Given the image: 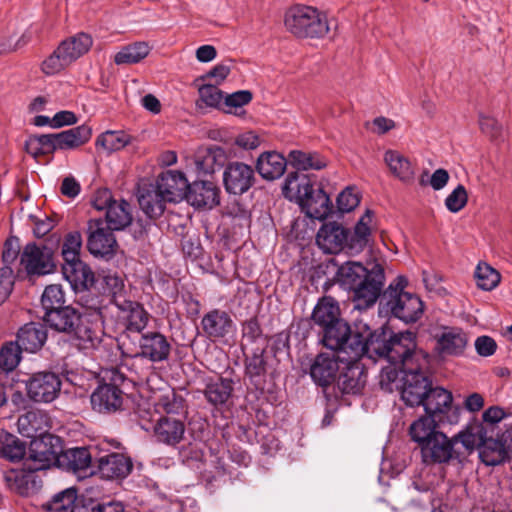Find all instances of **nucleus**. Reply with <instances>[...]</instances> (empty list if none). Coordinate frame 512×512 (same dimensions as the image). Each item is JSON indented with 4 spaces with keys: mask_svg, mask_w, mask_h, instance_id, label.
<instances>
[{
    "mask_svg": "<svg viewBox=\"0 0 512 512\" xmlns=\"http://www.w3.org/2000/svg\"><path fill=\"white\" fill-rule=\"evenodd\" d=\"M365 355L369 358L375 356L385 358L400 370L428 369L430 356L422 349H417L415 334L410 331L390 335L382 330L375 331L366 340Z\"/></svg>",
    "mask_w": 512,
    "mask_h": 512,
    "instance_id": "f257e3e1",
    "label": "nucleus"
},
{
    "mask_svg": "<svg viewBox=\"0 0 512 512\" xmlns=\"http://www.w3.org/2000/svg\"><path fill=\"white\" fill-rule=\"evenodd\" d=\"M337 281L354 293L355 308L366 309L377 301L384 285V269L375 264L367 270L362 263L347 261L336 273Z\"/></svg>",
    "mask_w": 512,
    "mask_h": 512,
    "instance_id": "f03ea898",
    "label": "nucleus"
},
{
    "mask_svg": "<svg viewBox=\"0 0 512 512\" xmlns=\"http://www.w3.org/2000/svg\"><path fill=\"white\" fill-rule=\"evenodd\" d=\"M285 198L298 203L302 211L310 218L323 220L332 211V203L329 196L322 188L314 189L306 176H300L297 172L287 175L282 187Z\"/></svg>",
    "mask_w": 512,
    "mask_h": 512,
    "instance_id": "7ed1b4c3",
    "label": "nucleus"
},
{
    "mask_svg": "<svg viewBox=\"0 0 512 512\" xmlns=\"http://www.w3.org/2000/svg\"><path fill=\"white\" fill-rule=\"evenodd\" d=\"M408 281L403 276H398L382 294L380 304L394 317L405 323L416 322L423 314V302L404 289Z\"/></svg>",
    "mask_w": 512,
    "mask_h": 512,
    "instance_id": "20e7f679",
    "label": "nucleus"
},
{
    "mask_svg": "<svg viewBox=\"0 0 512 512\" xmlns=\"http://www.w3.org/2000/svg\"><path fill=\"white\" fill-rule=\"evenodd\" d=\"M287 31L297 38H323L329 33L327 15L315 7L294 5L284 16Z\"/></svg>",
    "mask_w": 512,
    "mask_h": 512,
    "instance_id": "39448f33",
    "label": "nucleus"
},
{
    "mask_svg": "<svg viewBox=\"0 0 512 512\" xmlns=\"http://www.w3.org/2000/svg\"><path fill=\"white\" fill-rule=\"evenodd\" d=\"M93 44L92 37L86 33H77L63 40L41 64L46 75H55L86 54Z\"/></svg>",
    "mask_w": 512,
    "mask_h": 512,
    "instance_id": "423d86ee",
    "label": "nucleus"
},
{
    "mask_svg": "<svg viewBox=\"0 0 512 512\" xmlns=\"http://www.w3.org/2000/svg\"><path fill=\"white\" fill-rule=\"evenodd\" d=\"M323 331V344L331 352L345 351V356L352 354V357L365 355L366 338L359 333H351L349 325L339 320L325 328Z\"/></svg>",
    "mask_w": 512,
    "mask_h": 512,
    "instance_id": "0eeeda50",
    "label": "nucleus"
},
{
    "mask_svg": "<svg viewBox=\"0 0 512 512\" xmlns=\"http://www.w3.org/2000/svg\"><path fill=\"white\" fill-rule=\"evenodd\" d=\"M422 460L425 464L448 463L462 457V451L456 446L453 439L439 431L420 448Z\"/></svg>",
    "mask_w": 512,
    "mask_h": 512,
    "instance_id": "6e6552de",
    "label": "nucleus"
},
{
    "mask_svg": "<svg viewBox=\"0 0 512 512\" xmlns=\"http://www.w3.org/2000/svg\"><path fill=\"white\" fill-rule=\"evenodd\" d=\"M428 369H414L402 370V386L401 397L402 400L409 406L423 405L426 395L431 388V381L425 374Z\"/></svg>",
    "mask_w": 512,
    "mask_h": 512,
    "instance_id": "1a4fd4ad",
    "label": "nucleus"
},
{
    "mask_svg": "<svg viewBox=\"0 0 512 512\" xmlns=\"http://www.w3.org/2000/svg\"><path fill=\"white\" fill-rule=\"evenodd\" d=\"M27 395L35 402L49 403L57 398L61 390V379L51 371H41L25 381Z\"/></svg>",
    "mask_w": 512,
    "mask_h": 512,
    "instance_id": "9d476101",
    "label": "nucleus"
},
{
    "mask_svg": "<svg viewBox=\"0 0 512 512\" xmlns=\"http://www.w3.org/2000/svg\"><path fill=\"white\" fill-rule=\"evenodd\" d=\"M344 360H346L345 351L318 354L310 366L311 378L319 386L330 385L336 380Z\"/></svg>",
    "mask_w": 512,
    "mask_h": 512,
    "instance_id": "9b49d317",
    "label": "nucleus"
},
{
    "mask_svg": "<svg viewBox=\"0 0 512 512\" xmlns=\"http://www.w3.org/2000/svg\"><path fill=\"white\" fill-rule=\"evenodd\" d=\"M110 379L112 384L100 385L91 395L92 407L100 413L115 412L123 403V393L117 385L124 381V375L112 370Z\"/></svg>",
    "mask_w": 512,
    "mask_h": 512,
    "instance_id": "f8f14e48",
    "label": "nucleus"
},
{
    "mask_svg": "<svg viewBox=\"0 0 512 512\" xmlns=\"http://www.w3.org/2000/svg\"><path fill=\"white\" fill-rule=\"evenodd\" d=\"M360 358L347 355L341 366L335 381L343 394H358L365 386L366 372Z\"/></svg>",
    "mask_w": 512,
    "mask_h": 512,
    "instance_id": "ddd939ff",
    "label": "nucleus"
},
{
    "mask_svg": "<svg viewBox=\"0 0 512 512\" xmlns=\"http://www.w3.org/2000/svg\"><path fill=\"white\" fill-rule=\"evenodd\" d=\"M59 444L60 439L53 435H46L32 440L29 459L33 464L29 466V469L43 470L57 461L60 455Z\"/></svg>",
    "mask_w": 512,
    "mask_h": 512,
    "instance_id": "4468645a",
    "label": "nucleus"
},
{
    "mask_svg": "<svg viewBox=\"0 0 512 512\" xmlns=\"http://www.w3.org/2000/svg\"><path fill=\"white\" fill-rule=\"evenodd\" d=\"M253 168L243 162L229 163L223 172L225 190L234 195H242L254 184Z\"/></svg>",
    "mask_w": 512,
    "mask_h": 512,
    "instance_id": "2eb2a0df",
    "label": "nucleus"
},
{
    "mask_svg": "<svg viewBox=\"0 0 512 512\" xmlns=\"http://www.w3.org/2000/svg\"><path fill=\"white\" fill-rule=\"evenodd\" d=\"M20 263L28 274L44 275L50 273L54 268L51 250L46 246H38L34 243H29L24 247Z\"/></svg>",
    "mask_w": 512,
    "mask_h": 512,
    "instance_id": "dca6fc26",
    "label": "nucleus"
},
{
    "mask_svg": "<svg viewBox=\"0 0 512 512\" xmlns=\"http://www.w3.org/2000/svg\"><path fill=\"white\" fill-rule=\"evenodd\" d=\"M186 201L197 209H212L220 203V189L211 181L188 183Z\"/></svg>",
    "mask_w": 512,
    "mask_h": 512,
    "instance_id": "f3484780",
    "label": "nucleus"
},
{
    "mask_svg": "<svg viewBox=\"0 0 512 512\" xmlns=\"http://www.w3.org/2000/svg\"><path fill=\"white\" fill-rule=\"evenodd\" d=\"M171 344L160 332L142 333L139 339V350L136 356L151 362H162L169 358Z\"/></svg>",
    "mask_w": 512,
    "mask_h": 512,
    "instance_id": "a211bd4d",
    "label": "nucleus"
},
{
    "mask_svg": "<svg viewBox=\"0 0 512 512\" xmlns=\"http://www.w3.org/2000/svg\"><path fill=\"white\" fill-rule=\"evenodd\" d=\"M372 229L373 212L368 209L356 223L353 232L347 230L344 251L350 256L360 254L370 243Z\"/></svg>",
    "mask_w": 512,
    "mask_h": 512,
    "instance_id": "6ab92c4d",
    "label": "nucleus"
},
{
    "mask_svg": "<svg viewBox=\"0 0 512 512\" xmlns=\"http://www.w3.org/2000/svg\"><path fill=\"white\" fill-rule=\"evenodd\" d=\"M112 231L100 220L90 222L87 247L91 254L106 256L114 253L117 242Z\"/></svg>",
    "mask_w": 512,
    "mask_h": 512,
    "instance_id": "aec40b11",
    "label": "nucleus"
},
{
    "mask_svg": "<svg viewBox=\"0 0 512 512\" xmlns=\"http://www.w3.org/2000/svg\"><path fill=\"white\" fill-rule=\"evenodd\" d=\"M155 187L168 202L177 203L185 199L188 180L182 172L169 170L158 177Z\"/></svg>",
    "mask_w": 512,
    "mask_h": 512,
    "instance_id": "412c9836",
    "label": "nucleus"
},
{
    "mask_svg": "<svg viewBox=\"0 0 512 512\" xmlns=\"http://www.w3.org/2000/svg\"><path fill=\"white\" fill-rule=\"evenodd\" d=\"M116 308L118 309V316L128 332L142 333L150 321V314L137 301L129 299Z\"/></svg>",
    "mask_w": 512,
    "mask_h": 512,
    "instance_id": "4be33fe9",
    "label": "nucleus"
},
{
    "mask_svg": "<svg viewBox=\"0 0 512 512\" xmlns=\"http://www.w3.org/2000/svg\"><path fill=\"white\" fill-rule=\"evenodd\" d=\"M185 435V424L174 416H161L153 427V436L159 443L176 446Z\"/></svg>",
    "mask_w": 512,
    "mask_h": 512,
    "instance_id": "5701e85b",
    "label": "nucleus"
},
{
    "mask_svg": "<svg viewBox=\"0 0 512 512\" xmlns=\"http://www.w3.org/2000/svg\"><path fill=\"white\" fill-rule=\"evenodd\" d=\"M347 230L336 222L325 223L318 230L316 242L325 253L344 251Z\"/></svg>",
    "mask_w": 512,
    "mask_h": 512,
    "instance_id": "b1692460",
    "label": "nucleus"
},
{
    "mask_svg": "<svg viewBox=\"0 0 512 512\" xmlns=\"http://www.w3.org/2000/svg\"><path fill=\"white\" fill-rule=\"evenodd\" d=\"M98 471L105 479H123L133 468L131 458L122 453H110L100 457L97 461Z\"/></svg>",
    "mask_w": 512,
    "mask_h": 512,
    "instance_id": "393cba45",
    "label": "nucleus"
},
{
    "mask_svg": "<svg viewBox=\"0 0 512 512\" xmlns=\"http://www.w3.org/2000/svg\"><path fill=\"white\" fill-rule=\"evenodd\" d=\"M201 325L205 335L212 340L222 339L234 329V323L229 314L219 309L205 314Z\"/></svg>",
    "mask_w": 512,
    "mask_h": 512,
    "instance_id": "a878e982",
    "label": "nucleus"
},
{
    "mask_svg": "<svg viewBox=\"0 0 512 512\" xmlns=\"http://www.w3.org/2000/svg\"><path fill=\"white\" fill-rule=\"evenodd\" d=\"M226 153L223 148L213 145L199 148L194 156V165L199 174H213L224 166Z\"/></svg>",
    "mask_w": 512,
    "mask_h": 512,
    "instance_id": "bb28decb",
    "label": "nucleus"
},
{
    "mask_svg": "<svg viewBox=\"0 0 512 512\" xmlns=\"http://www.w3.org/2000/svg\"><path fill=\"white\" fill-rule=\"evenodd\" d=\"M74 344L80 350L95 349L101 342V330L87 316H81L72 333Z\"/></svg>",
    "mask_w": 512,
    "mask_h": 512,
    "instance_id": "cd10ccee",
    "label": "nucleus"
},
{
    "mask_svg": "<svg viewBox=\"0 0 512 512\" xmlns=\"http://www.w3.org/2000/svg\"><path fill=\"white\" fill-rule=\"evenodd\" d=\"M62 271L65 279L75 291L87 290L94 284V273L80 259L64 263Z\"/></svg>",
    "mask_w": 512,
    "mask_h": 512,
    "instance_id": "c85d7f7f",
    "label": "nucleus"
},
{
    "mask_svg": "<svg viewBox=\"0 0 512 512\" xmlns=\"http://www.w3.org/2000/svg\"><path fill=\"white\" fill-rule=\"evenodd\" d=\"M57 462L61 467L80 476L91 468L92 454L85 447L70 448L60 451Z\"/></svg>",
    "mask_w": 512,
    "mask_h": 512,
    "instance_id": "c756f323",
    "label": "nucleus"
},
{
    "mask_svg": "<svg viewBox=\"0 0 512 512\" xmlns=\"http://www.w3.org/2000/svg\"><path fill=\"white\" fill-rule=\"evenodd\" d=\"M47 340V329L41 323L30 322L21 327L16 342L22 350L35 353L43 347Z\"/></svg>",
    "mask_w": 512,
    "mask_h": 512,
    "instance_id": "7c9ffc66",
    "label": "nucleus"
},
{
    "mask_svg": "<svg viewBox=\"0 0 512 512\" xmlns=\"http://www.w3.org/2000/svg\"><path fill=\"white\" fill-rule=\"evenodd\" d=\"M81 316L74 308L65 306L55 311L45 312L43 320L52 329L71 334Z\"/></svg>",
    "mask_w": 512,
    "mask_h": 512,
    "instance_id": "2f4dec72",
    "label": "nucleus"
},
{
    "mask_svg": "<svg viewBox=\"0 0 512 512\" xmlns=\"http://www.w3.org/2000/svg\"><path fill=\"white\" fill-rule=\"evenodd\" d=\"M286 159L277 152L262 153L256 163V169L259 175L266 180H275L280 178L286 169Z\"/></svg>",
    "mask_w": 512,
    "mask_h": 512,
    "instance_id": "473e14b6",
    "label": "nucleus"
},
{
    "mask_svg": "<svg viewBox=\"0 0 512 512\" xmlns=\"http://www.w3.org/2000/svg\"><path fill=\"white\" fill-rule=\"evenodd\" d=\"M452 393L442 387H431L423 403L426 414L436 417L446 414L452 405Z\"/></svg>",
    "mask_w": 512,
    "mask_h": 512,
    "instance_id": "72a5a7b5",
    "label": "nucleus"
},
{
    "mask_svg": "<svg viewBox=\"0 0 512 512\" xmlns=\"http://www.w3.org/2000/svg\"><path fill=\"white\" fill-rule=\"evenodd\" d=\"M17 424L19 432L32 440L48 435L46 433L47 416L44 413L30 411L19 417Z\"/></svg>",
    "mask_w": 512,
    "mask_h": 512,
    "instance_id": "f704fd0d",
    "label": "nucleus"
},
{
    "mask_svg": "<svg viewBox=\"0 0 512 512\" xmlns=\"http://www.w3.org/2000/svg\"><path fill=\"white\" fill-rule=\"evenodd\" d=\"M468 343L465 332L458 328L444 331L437 341L438 349L445 355H461Z\"/></svg>",
    "mask_w": 512,
    "mask_h": 512,
    "instance_id": "c9c22d12",
    "label": "nucleus"
},
{
    "mask_svg": "<svg viewBox=\"0 0 512 512\" xmlns=\"http://www.w3.org/2000/svg\"><path fill=\"white\" fill-rule=\"evenodd\" d=\"M384 161L391 173L404 183H411L414 180V168L404 155L395 150H388L384 155Z\"/></svg>",
    "mask_w": 512,
    "mask_h": 512,
    "instance_id": "e433bc0d",
    "label": "nucleus"
},
{
    "mask_svg": "<svg viewBox=\"0 0 512 512\" xmlns=\"http://www.w3.org/2000/svg\"><path fill=\"white\" fill-rule=\"evenodd\" d=\"M138 202L142 211L149 218H156L162 215L168 201L162 197L155 185H151L149 188L140 191Z\"/></svg>",
    "mask_w": 512,
    "mask_h": 512,
    "instance_id": "4c0bfd02",
    "label": "nucleus"
},
{
    "mask_svg": "<svg viewBox=\"0 0 512 512\" xmlns=\"http://www.w3.org/2000/svg\"><path fill=\"white\" fill-rule=\"evenodd\" d=\"M92 135L91 128L86 125H80L57 133L59 150L76 149L87 143Z\"/></svg>",
    "mask_w": 512,
    "mask_h": 512,
    "instance_id": "58836bf2",
    "label": "nucleus"
},
{
    "mask_svg": "<svg viewBox=\"0 0 512 512\" xmlns=\"http://www.w3.org/2000/svg\"><path fill=\"white\" fill-rule=\"evenodd\" d=\"M340 310L336 301L331 297L322 298L315 306L312 320L322 329L341 320Z\"/></svg>",
    "mask_w": 512,
    "mask_h": 512,
    "instance_id": "ea45409f",
    "label": "nucleus"
},
{
    "mask_svg": "<svg viewBox=\"0 0 512 512\" xmlns=\"http://www.w3.org/2000/svg\"><path fill=\"white\" fill-rule=\"evenodd\" d=\"M106 220L111 230H121L128 226L132 221L131 206L125 200H114L108 205L106 211Z\"/></svg>",
    "mask_w": 512,
    "mask_h": 512,
    "instance_id": "a19ab883",
    "label": "nucleus"
},
{
    "mask_svg": "<svg viewBox=\"0 0 512 512\" xmlns=\"http://www.w3.org/2000/svg\"><path fill=\"white\" fill-rule=\"evenodd\" d=\"M435 417L436 416L429 414L422 416L414 421L409 428V434L412 440L416 442L420 448L426 441L430 440L439 432V430H437Z\"/></svg>",
    "mask_w": 512,
    "mask_h": 512,
    "instance_id": "79ce46f5",
    "label": "nucleus"
},
{
    "mask_svg": "<svg viewBox=\"0 0 512 512\" xmlns=\"http://www.w3.org/2000/svg\"><path fill=\"white\" fill-rule=\"evenodd\" d=\"M290 164L297 170H321L327 166V160L317 152L292 150L289 153Z\"/></svg>",
    "mask_w": 512,
    "mask_h": 512,
    "instance_id": "37998d69",
    "label": "nucleus"
},
{
    "mask_svg": "<svg viewBox=\"0 0 512 512\" xmlns=\"http://www.w3.org/2000/svg\"><path fill=\"white\" fill-rule=\"evenodd\" d=\"M233 391V382L230 379L219 378L216 381L207 383L204 396L207 401L213 405H223L231 397Z\"/></svg>",
    "mask_w": 512,
    "mask_h": 512,
    "instance_id": "c03bdc74",
    "label": "nucleus"
},
{
    "mask_svg": "<svg viewBox=\"0 0 512 512\" xmlns=\"http://www.w3.org/2000/svg\"><path fill=\"white\" fill-rule=\"evenodd\" d=\"M150 52V47L145 42H135L126 45L114 56V62L117 65L136 64L146 58Z\"/></svg>",
    "mask_w": 512,
    "mask_h": 512,
    "instance_id": "a18cd8bd",
    "label": "nucleus"
},
{
    "mask_svg": "<svg viewBox=\"0 0 512 512\" xmlns=\"http://www.w3.org/2000/svg\"><path fill=\"white\" fill-rule=\"evenodd\" d=\"M132 138L124 131H106L96 139V146L103 148L107 153L119 151L130 144Z\"/></svg>",
    "mask_w": 512,
    "mask_h": 512,
    "instance_id": "49530a36",
    "label": "nucleus"
},
{
    "mask_svg": "<svg viewBox=\"0 0 512 512\" xmlns=\"http://www.w3.org/2000/svg\"><path fill=\"white\" fill-rule=\"evenodd\" d=\"M104 291L110 296L111 302L117 307L130 298L127 296L124 280L116 273H107L103 277Z\"/></svg>",
    "mask_w": 512,
    "mask_h": 512,
    "instance_id": "de8ad7c7",
    "label": "nucleus"
},
{
    "mask_svg": "<svg viewBox=\"0 0 512 512\" xmlns=\"http://www.w3.org/2000/svg\"><path fill=\"white\" fill-rule=\"evenodd\" d=\"M475 278L478 288L492 291L499 285L501 274L488 263L480 262L475 269Z\"/></svg>",
    "mask_w": 512,
    "mask_h": 512,
    "instance_id": "09e8293b",
    "label": "nucleus"
},
{
    "mask_svg": "<svg viewBox=\"0 0 512 512\" xmlns=\"http://www.w3.org/2000/svg\"><path fill=\"white\" fill-rule=\"evenodd\" d=\"M25 445L11 434H5L0 438V456L11 461L16 462L25 456Z\"/></svg>",
    "mask_w": 512,
    "mask_h": 512,
    "instance_id": "8fccbe9b",
    "label": "nucleus"
},
{
    "mask_svg": "<svg viewBox=\"0 0 512 512\" xmlns=\"http://www.w3.org/2000/svg\"><path fill=\"white\" fill-rule=\"evenodd\" d=\"M21 351L22 348L16 341L4 343L0 349V371H13L21 360Z\"/></svg>",
    "mask_w": 512,
    "mask_h": 512,
    "instance_id": "3c124183",
    "label": "nucleus"
},
{
    "mask_svg": "<svg viewBox=\"0 0 512 512\" xmlns=\"http://www.w3.org/2000/svg\"><path fill=\"white\" fill-rule=\"evenodd\" d=\"M76 500V490L69 488L54 495L50 501L43 504V508L50 512H70Z\"/></svg>",
    "mask_w": 512,
    "mask_h": 512,
    "instance_id": "603ef678",
    "label": "nucleus"
},
{
    "mask_svg": "<svg viewBox=\"0 0 512 512\" xmlns=\"http://www.w3.org/2000/svg\"><path fill=\"white\" fill-rule=\"evenodd\" d=\"M5 479L10 489L22 496L30 495L36 488V481L30 475L11 472Z\"/></svg>",
    "mask_w": 512,
    "mask_h": 512,
    "instance_id": "864d4df0",
    "label": "nucleus"
},
{
    "mask_svg": "<svg viewBox=\"0 0 512 512\" xmlns=\"http://www.w3.org/2000/svg\"><path fill=\"white\" fill-rule=\"evenodd\" d=\"M41 303L45 312L65 307V296L61 285L52 284L47 286L42 294Z\"/></svg>",
    "mask_w": 512,
    "mask_h": 512,
    "instance_id": "5fc2aeb1",
    "label": "nucleus"
},
{
    "mask_svg": "<svg viewBox=\"0 0 512 512\" xmlns=\"http://www.w3.org/2000/svg\"><path fill=\"white\" fill-rule=\"evenodd\" d=\"M82 247V237L78 231L68 233L62 244V256L64 263L79 260Z\"/></svg>",
    "mask_w": 512,
    "mask_h": 512,
    "instance_id": "6e6d98bb",
    "label": "nucleus"
},
{
    "mask_svg": "<svg viewBox=\"0 0 512 512\" xmlns=\"http://www.w3.org/2000/svg\"><path fill=\"white\" fill-rule=\"evenodd\" d=\"M478 121L480 130L491 141L500 142L503 140V127L496 118L480 113Z\"/></svg>",
    "mask_w": 512,
    "mask_h": 512,
    "instance_id": "4d7b16f0",
    "label": "nucleus"
},
{
    "mask_svg": "<svg viewBox=\"0 0 512 512\" xmlns=\"http://www.w3.org/2000/svg\"><path fill=\"white\" fill-rule=\"evenodd\" d=\"M468 202V193L466 188L459 184L445 199V207L451 213H457L462 210Z\"/></svg>",
    "mask_w": 512,
    "mask_h": 512,
    "instance_id": "13d9d810",
    "label": "nucleus"
},
{
    "mask_svg": "<svg viewBox=\"0 0 512 512\" xmlns=\"http://www.w3.org/2000/svg\"><path fill=\"white\" fill-rule=\"evenodd\" d=\"M456 446H459L462 451V457L470 454L478 445L480 436L472 433L471 431H461L452 437Z\"/></svg>",
    "mask_w": 512,
    "mask_h": 512,
    "instance_id": "bf43d9fd",
    "label": "nucleus"
},
{
    "mask_svg": "<svg viewBox=\"0 0 512 512\" xmlns=\"http://www.w3.org/2000/svg\"><path fill=\"white\" fill-rule=\"evenodd\" d=\"M246 374L253 381L257 382L258 379L264 376L266 372V362L262 354H254L246 361Z\"/></svg>",
    "mask_w": 512,
    "mask_h": 512,
    "instance_id": "052dcab7",
    "label": "nucleus"
},
{
    "mask_svg": "<svg viewBox=\"0 0 512 512\" xmlns=\"http://www.w3.org/2000/svg\"><path fill=\"white\" fill-rule=\"evenodd\" d=\"M14 272L10 266L0 268V305L6 301L13 290Z\"/></svg>",
    "mask_w": 512,
    "mask_h": 512,
    "instance_id": "680f3d73",
    "label": "nucleus"
},
{
    "mask_svg": "<svg viewBox=\"0 0 512 512\" xmlns=\"http://www.w3.org/2000/svg\"><path fill=\"white\" fill-rule=\"evenodd\" d=\"M201 100L210 107H218L223 101V93L215 85L206 84L199 88Z\"/></svg>",
    "mask_w": 512,
    "mask_h": 512,
    "instance_id": "e2e57ef3",
    "label": "nucleus"
},
{
    "mask_svg": "<svg viewBox=\"0 0 512 512\" xmlns=\"http://www.w3.org/2000/svg\"><path fill=\"white\" fill-rule=\"evenodd\" d=\"M360 203L358 194L352 188H346L337 197V206L341 212H350Z\"/></svg>",
    "mask_w": 512,
    "mask_h": 512,
    "instance_id": "0e129e2a",
    "label": "nucleus"
},
{
    "mask_svg": "<svg viewBox=\"0 0 512 512\" xmlns=\"http://www.w3.org/2000/svg\"><path fill=\"white\" fill-rule=\"evenodd\" d=\"M20 252V241L17 237H10L6 240L2 252L4 266H9L18 257Z\"/></svg>",
    "mask_w": 512,
    "mask_h": 512,
    "instance_id": "69168bd1",
    "label": "nucleus"
},
{
    "mask_svg": "<svg viewBox=\"0 0 512 512\" xmlns=\"http://www.w3.org/2000/svg\"><path fill=\"white\" fill-rule=\"evenodd\" d=\"M476 352L482 357H489L496 352L497 344L490 336H479L475 340Z\"/></svg>",
    "mask_w": 512,
    "mask_h": 512,
    "instance_id": "338daca9",
    "label": "nucleus"
},
{
    "mask_svg": "<svg viewBox=\"0 0 512 512\" xmlns=\"http://www.w3.org/2000/svg\"><path fill=\"white\" fill-rule=\"evenodd\" d=\"M235 144L245 150H252L260 145V138L253 131H245L236 137Z\"/></svg>",
    "mask_w": 512,
    "mask_h": 512,
    "instance_id": "774afa93",
    "label": "nucleus"
}]
</instances>
